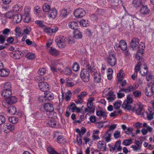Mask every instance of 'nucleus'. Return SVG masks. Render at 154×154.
<instances>
[{"mask_svg":"<svg viewBox=\"0 0 154 154\" xmlns=\"http://www.w3.org/2000/svg\"><path fill=\"white\" fill-rule=\"evenodd\" d=\"M14 15V12L12 11H9L4 14L6 17L9 19L13 18Z\"/></svg>","mask_w":154,"mask_h":154,"instance_id":"nucleus-37","label":"nucleus"},{"mask_svg":"<svg viewBox=\"0 0 154 154\" xmlns=\"http://www.w3.org/2000/svg\"><path fill=\"white\" fill-rule=\"evenodd\" d=\"M132 143V140L131 139H126L124 140L122 143L123 144L126 146H128L130 145Z\"/></svg>","mask_w":154,"mask_h":154,"instance_id":"nucleus-49","label":"nucleus"},{"mask_svg":"<svg viewBox=\"0 0 154 154\" xmlns=\"http://www.w3.org/2000/svg\"><path fill=\"white\" fill-rule=\"evenodd\" d=\"M108 95L107 97V100L109 101H112L113 100L116 98L115 95L114 94L113 92L112 91H110L108 93Z\"/></svg>","mask_w":154,"mask_h":154,"instance_id":"nucleus-27","label":"nucleus"},{"mask_svg":"<svg viewBox=\"0 0 154 154\" xmlns=\"http://www.w3.org/2000/svg\"><path fill=\"white\" fill-rule=\"evenodd\" d=\"M15 128L14 125H11L10 124L6 123L4 125L3 129L5 130V131H6V129L8 130V132H10L13 131Z\"/></svg>","mask_w":154,"mask_h":154,"instance_id":"nucleus-15","label":"nucleus"},{"mask_svg":"<svg viewBox=\"0 0 154 154\" xmlns=\"http://www.w3.org/2000/svg\"><path fill=\"white\" fill-rule=\"evenodd\" d=\"M57 141L59 143H64L66 142V140H65L63 138V137L62 135L58 136Z\"/></svg>","mask_w":154,"mask_h":154,"instance_id":"nucleus-42","label":"nucleus"},{"mask_svg":"<svg viewBox=\"0 0 154 154\" xmlns=\"http://www.w3.org/2000/svg\"><path fill=\"white\" fill-rule=\"evenodd\" d=\"M144 109L143 105L141 104H138V107L136 110V113L137 115H143Z\"/></svg>","mask_w":154,"mask_h":154,"instance_id":"nucleus-19","label":"nucleus"},{"mask_svg":"<svg viewBox=\"0 0 154 154\" xmlns=\"http://www.w3.org/2000/svg\"><path fill=\"white\" fill-rule=\"evenodd\" d=\"M12 94V91L4 89L2 91V96L5 97L6 98L8 97Z\"/></svg>","mask_w":154,"mask_h":154,"instance_id":"nucleus-25","label":"nucleus"},{"mask_svg":"<svg viewBox=\"0 0 154 154\" xmlns=\"http://www.w3.org/2000/svg\"><path fill=\"white\" fill-rule=\"evenodd\" d=\"M13 11L16 13L18 12L21 10V8L18 5H14L13 6Z\"/></svg>","mask_w":154,"mask_h":154,"instance_id":"nucleus-56","label":"nucleus"},{"mask_svg":"<svg viewBox=\"0 0 154 154\" xmlns=\"http://www.w3.org/2000/svg\"><path fill=\"white\" fill-rule=\"evenodd\" d=\"M121 141L119 140L116 142L114 146L116 149L117 151H120L122 149V147L121 146Z\"/></svg>","mask_w":154,"mask_h":154,"instance_id":"nucleus-38","label":"nucleus"},{"mask_svg":"<svg viewBox=\"0 0 154 154\" xmlns=\"http://www.w3.org/2000/svg\"><path fill=\"white\" fill-rule=\"evenodd\" d=\"M31 29L30 27L29 26L26 27L23 31V34L24 35H29V34L30 32L31 31Z\"/></svg>","mask_w":154,"mask_h":154,"instance_id":"nucleus-44","label":"nucleus"},{"mask_svg":"<svg viewBox=\"0 0 154 154\" xmlns=\"http://www.w3.org/2000/svg\"><path fill=\"white\" fill-rule=\"evenodd\" d=\"M46 70L45 68H40L38 72V74L40 75H43L46 73Z\"/></svg>","mask_w":154,"mask_h":154,"instance_id":"nucleus-48","label":"nucleus"},{"mask_svg":"<svg viewBox=\"0 0 154 154\" xmlns=\"http://www.w3.org/2000/svg\"><path fill=\"white\" fill-rule=\"evenodd\" d=\"M133 94L134 96L136 98H139L142 95L141 92L138 90H137L133 92Z\"/></svg>","mask_w":154,"mask_h":154,"instance_id":"nucleus-52","label":"nucleus"},{"mask_svg":"<svg viewBox=\"0 0 154 154\" xmlns=\"http://www.w3.org/2000/svg\"><path fill=\"white\" fill-rule=\"evenodd\" d=\"M9 72L8 69H2L0 70V76L3 77L7 76L9 75Z\"/></svg>","mask_w":154,"mask_h":154,"instance_id":"nucleus-20","label":"nucleus"},{"mask_svg":"<svg viewBox=\"0 0 154 154\" xmlns=\"http://www.w3.org/2000/svg\"><path fill=\"white\" fill-rule=\"evenodd\" d=\"M80 23L83 26L86 27L88 26V22L87 20L82 19L80 20Z\"/></svg>","mask_w":154,"mask_h":154,"instance_id":"nucleus-51","label":"nucleus"},{"mask_svg":"<svg viewBox=\"0 0 154 154\" xmlns=\"http://www.w3.org/2000/svg\"><path fill=\"white\" fill-rule=\"evenodd\" d=\"M10 55L14 59H19L22 56V53L19 50L14 51L11 53Z\"/></svg>","mask_w":154,"mask_h":154,"instance_id":"nucleus-9","label":"nucleus"},{"mask_svg":"<svg viewBox=\"0 0 154 154\" xmlns=\"http://www.w3.org/2000/svg\"><path fill=\"white\" fill-rule=\"evenodd\" d=\"M113 136L116 139H117L120 137L121 136L120 131H116L113 134Z\"/></svg>","mask_w":154,"mask_h":154,"instance_id":"nucleus-61","label":"nucleus"},{"mask_svg":"<svg viewBox=\"0 0 154 154\" xmlns=\"http://www.w3.org/2000/svg\"><path fill=\"white\" fill-rule=\"evenodd\" d=\"M85 12L84 10L82 8H78L75 11L74 15L76 18H81L85 15Z\"/></svg>","mask_w":154,"mask_h":154,"instance_id":"nucleus-8","label":"nucleus"},{"mask_svg":"<svg viewBox=\"0 0 154 154\" xmlns=\"http://www.w3.org/2000/svg\"><path fill=\"white\" fill-rule=\"evenodd\" d=\"M145 48V44L143 42H140L139 46L138 53L142 55L143 54Z\"/></svg>","mask_w":154,"mask_h":154,"instance_id":"nucleus-31","label":"nucleus"},{"mask_svg":"<svg viewBox=\"0 0 154 154\" xmlns=\"http://www.w3.org/2000/svg\"><path fill=\"white\" fill-rule=\"evenodd\" d=\"M9 121L13 124L17 123L18 121V119L15 116L10 117L8 119Z\"/></svg>","mask_w":154,"mask_h":154,"instance_id":"nucleus-43","label":"nucleus"},{"mask_svg":"<svg viewBox=\"0 0 154 154\" xmlns=\"http://www.w3.org/2000/svg\"><path fill=\"white\" fill-rule=\"evenodd\" d=\"M45 94V98L46 100H52L54 98V95L52 93L50 92H44Z\"/></svg>","mask_w":154,"mask_h":154,"instance_id":"nucleus-30","label":"nucleus"},{"mask_svg":"<svg viewBox=\"0 0 154 154\" xmlns=\"http://www.w3.org/2000/svg\"><path fill=\"white\" fill-rule=\"evenodd\" d=\"M48 12V17L50 18L54 19L57 15V11L55 9L52 8Z\"/></svg>","mask_w":154,"mask_h":154,"instance_id":"nucleus-14","label":"nucleus"},{"mask_svg":"<svg viewBox=\"0 0 154 154\" xmlns=\"http://www.w3.org/2000/svg\"><path fill=\"white\" fill-rule=\"evenodd\" d=\"M109 56L106 58L107 63L111 66H114L116 63V54L111 51L109 52Z\"/></svg>","mask_w":154,"mask_h":154,"instance_id":"nucleus-1","label":"nucleus"},{"mask_svg":"<svg viewBox=\"0 0 154 154\" xmlns=\"http://www.w3.org/2000/svg\"><path fill=\"white\" fill-rule=\"evenodd\" d=\"M35 80L36 82L39 83L40 82H42L41 81H44L45 80V78L44 77L38 76L35 78Z\"/></svg>","mask_w":154,"mask_h":154,"instance_id":"nucleus-53","label":"nucleus"},{"mask_svg":"<svg viewBox=\"0 0 154 154\" xmlns=\"http://www.w3.org/2000/svg\"><path fill=\"white\" fill-rule=\"evenodd\" d=\"M97 148L98 149L102 151H106V144L105 142L99 141L97 144Z\"/></svg>","mask_w":154,"mask_h":154,"instance_id":"nucleus-16","label":"nucleus"},{"mask_svg":"<svg viewBox=\"0 0 154 154\" xmlns=\"http://www.w3.org/2000/svg\"><path fill=\"white\" fill-rule=\"evenodd\" d=\"M26 57L29 60H32L35 57V55L34 54L29 53L26 55Z\"/></svg>","mask_w":154,"mask_h":154,"instance_id":"nucleus-50","label":"nucleus"},{"mask_svg":"<svg viewBox=\"0 0 154 154\" xmlns=\"http://www.w3.org/2000/svg\"><path fill=\"white\" fill-rule=\"evenodd\" d=\"M13 18V21L14 23H18L21 21L22 17L20 14H16L14 15Z\"/></svg>","mask_w":154,"mask_h":154,"instance_id":"nucleus-24","label":"nucleus"},{"mask_svg":"<svg viewBox=\"0 0 154 154\" xmlns=\"http://www.w3.org/2000/svg\"><path fill=\"white\" fill-rule=\"evenodd\" d=\"M141 4V0H133L132 2V5L136 8L139 7Z\"/></svg>","mask_w":154,"mask_h":154,"instance_id":"nucleus-33","label":"nucleus"},{"mask_svg":"<svg viewBox=\"0 0 154 154\" xmlns=\"http://www.w3.org/2000/svg\"><path fill=\"white\" fill-rule=\"evenodd\" d=\"M96 114L97 116L100 117V119H103L104 120L106 119L107 116V114L106 112L101 110L97 111L96 112Z\"/></svg>","mask_w":154,"mask_h":154,"instance_id":"nucleus-12","label":"nucleus"},{"mask_svg":"<svg viewBox=\"0 0 154 154\" xmlns=\"http://www.w3.org/2000/svg\"><path fill=\"white\" fill-rule=\"evenodd\" d=\"M52 66H51V69L54 72H56L57 71V67H56V64L55 61H52L51 62Z\"/></svg>","mask_w":154,"mask_h":154,"instance_id":"nucleus-39","label":"nucleus"},{"mask_svg":"<svg viewBox=\"0 0 154 154\" xmlns=\"http://www.w3.org/2000/svg\"><path fill=\"white\" fill-rule=\"evenodd\" d=\"M46 114L48 117L53 119H56L57 117L56 113L54 112V111L46 112Z\"/></svg>","mask_w":154,"mask_h":154,"instance_id":"nucleus-29","label":"nucleus"},{"mask_svg":"<svg viewBox=\"0 0 154 154\" xmlns=\"http://www.w3.org/2000/svg\"><path fill=\"white\" fill-rule=\"evenodd\" d=\"M43 10L45 12H48L51 10L50 6L48 3H45L43 6Z\"/></svg>","mask_w":154,"mask_h":154,"instance_id":"nucleus-41","label":"nucleus"},{"mask_svg":"<svg viewBox=\"0 0 154 154\" xmlns=\"http://www.w3.org/2000/svg\"><path fill=\"white\" fill-rule=\"evenodd\" d=\"M149 113H147V118L148 120H151L153 118V115L154 112H152V109L149 110Z\"/></svg>","mask_w":154,"mask_h":154,"instance_id":"nucleus-47","label":"nucleus"},{"mask_svg":"<svg viewBox=\"0 0 154 154\" xmlns=\"http://www.w3.org/2000/svg\"><path fill=\"white\" fill-rule=\"evenodd\" d=\"M132 103V98L129 96H128L126 100L124 101L123 104L122 105V106L124 109L129 110L131 108V104Z\"/></svg>","mask_w":154,"mask_h":154,"instance_id":"nucleus-4","label":"nucleus"},{"mask_svg":"<svg viewBox=\"0 0 154 154\" xmlns=\"http://www.w3.org/2000/svg\"><path fill=\"white\" fill-rule=\"evenodd\" d=\"M133 131V128L131 127L127 128L125 130V132L127 134H130L132 133Z\"/></svg>","mask_w":154,"mask_h":154,"instance_id":"nucleus-63","label":"nucleus"},{"mask_svg":"<svg viewBox=\"0 0 154 154\" xmlns=\"http://www.w3.org/2000/svg\"><path fill=\"white\" fill-rule=\"evenodd\" d=\"M47 123L49 127L52 128H58L60 127L59 123L54 119H50L47 122Z\"/></svg>","mask_w":154,"mask_h":154,"instance_id":"nucleus-7","label":"nucleus"},{"mask_svg":"<svg viewBox=\"0 0 154 154\" xmlns=\"http://www.w3.org/2000/svg\"><path fill=\"white\" fill-rule=\"evenodd\" d=\"M116 125L114 124L112 125L109 126V129L107 131L108 132L112 133L114 130L116 128Z\"/></svg>","mask_w":154,"mask_h":154,"instance_id":"nucleus-58","label":"nucleus"},{"mask_svg":"<svg viewBox=\"0 0 154 154\" xmlns=\"http://www.w3.org/2000/svg\"><path fill=\"white\" fill-rule=\"evenodd\" d=\"M112 134V133H109L107 131L103 137L102 138L107 142H108L110 140V137Z\"/></svg>","mask_w":154,"mask_h":154,"instance_id":"nucleus-28","label":"nucleus"},{"mask_svg":"<svg viewBox=\"0 0 154 154\" xmlns=\"http://www.w3.org/2000/svg\"><path fill=\"white\" fill-rule=\"evenodd\" d=\"M114 48L116 50H118L119 48H120L123 51H125L127 49V44L125 41L123 40H121L119 42V44L115 43Z\"/></svg>","mask_w":154,"mask_h":154,"instance_id":"nucleus-5","label":"nucleus"},{"mask_svg":"<svg viewBox=\"0 0 154 154\" xmlns=\"http://www.w3.org/2000/svg\"><path fill=\"white\" fill-rule=\"evenodd\" d=\"M72 93L70 91H68L65 94V100L66 102L70 100L72 97Z\"/></svg>","mask_w":154,"mask_h":154,"instance_id":"nucleus-40","label":"nucleus"},{"mask_svg":"<svg viewBox=\"0 0 154 154\" xmlns=\"http://www.w3.org/2000/svg\"><path fill=\"white\" fill-rule=\"evenodd\" d=\"M7 108L8 112L11 115H15L17 112L16 108L14 106H9V107Z\"/></svg>","mask_w":154,"mask_h":154,"instance_id":"nucleus-26","label":"nucleus"},{"mask_svg":"<svg viewBox=\"0 0 154 154\" xmlns=\"http://www.w3.org/2000/svg\"><path fill=\"white\" fill-rule=\"evenodd\" d=\"M47 150L50 154H60L50 147L48 148Z\"/></svg>","mask_w":154,"mask_h":154,"instance_id":"nucleus-59","label":"nucleus"},{"mask_svg":"<svg viewBox=\"0 0 154 154\" xmlns=\"http://www.w3.org/2000/svg\"><path fill=\"white\" fill-rule=\"evenodd\" d=\"M55 41L59 45H60L62 47L64 46V45L63 44L66 41V38L64 36L60 35L56 37Z\"/></svg>","mask_w":154,"mask_h":154,"instance_id":"nucleus-10","label":"nucleus"},{"mask_svg":"<svg viewBox=\"0 0 154 154\" xmlns=\"http://www.w3.org/2000/svg\"><path fill=\"white\" fill-rule=\"evenodd\" d=\"M56 66L57 67V69L61 73H63V71L62 70V69L63 68V66L62 64H57L56 65Z\"/></svg>","mask_w":154,"mask_h":154,"instance_id":"nucleus-60","label":"nucleus"},{"mask_svg":"<svg viewBox=\"0 0 154 154\" xmlns=\"http://www.w3.org/2000/svg\"><path fill=\"white\" fill-rule=\"evenodd\" d=\"M139 40L137 38H134L131 40L130 46L133 49L135 48L138 45Z\"/></svg>","mask_w":154,"mask_h":154,"instance_id":"nucleus-13","label":"nucleus"},{"mask_svg":"<svg viewBox=\"0 0 154 154\" xmlns=\"http://www.w3.org/2000/svg\"><path fill=\"white\" fill-rule=\"evenodd\" d=\"M5 117L2 115H0V125L5 124Z\"/></svg>","mask_w":154,"mask_h":154,"instance_id":"nucleus-64","label":"nucleus"},{"mask_svg":"<svg viewBox=\"0 0 154 154\" xmlns=\"http://www.w3.org/2000/svg\"><path fill=\"white\" fill-rule=\"evenodd\" d=\"M122 103V102L120 100L117 101L114 104V108L116 109H119Z\"/></svg>","mask_w":154,"mask_h":154,"instance_id":"nucleus-54","label":"nucleus"},{"mask_svg":"<svg viewBox=\"0 0 154 154\" xmlns=\"http://www.w3.org/2000/svg\"><path fill=\"white\" fill-rule=\"evenodd\" d=\"M63 73L66 75H70L72 74V71L69 67H66L65 68L64 71H63Z\"/></svg>","mask_w":154,"mask_h":154,"instance_id":"nucleus-45","label":"nucleus"},{"mask_svg":"<svg viewBox=\"0 0 154 154\" xmlns=\"http://www.w3.org/2000/svg\"><path fill=\"white\" fill-rule=\"evenodd\" d=\"M72 69L74 71L76 72L79 69V65L76 63H74L72 66Z\"/></svg>","mask_w":154,"mask_h":154,"instance_id":"nucleus-57","label":"nucleus"},{"mask_svg":"<svg viewBox=\"0 0 154 154\" xmlns=\"http://www.w3.org/2000/svg\"><path fill=\"white\" fill-rule=\"evenodd\" d=\"M44 108L46 111V112L54 111V108L52 105L49 103H46L44 104Z\"/></svg>","mask_w":154,"mask_h":154,"instance_id":"nucleus-23","label":"nucleus"},{"mask_svg":"<svg viewBox=\"0 0 154 154\" xmlns=\"http://www.w3.org/2000/svg\"><path fill=\"white\" fill-rule=\"evenodd\" d=\"M136 57L137 59L139 60V61L138 62L135 68V72L136 74H137V73L140 69V65L142 64L141 63L144 61V59L143 58L140 57L138 54L136 55Z\"/></svg>","mask_w":154,"mask_h":154,"instance_id":"nucleus-11","label":"nucleus"},{"mask_svg":"<svg viewBox=\"0 0 154 154\" xmlns=\"http://www.w3.org/2000/svg\"><path fill=\"white\" fill-rule=\"evenodd\" d=\"M17 99L14 96L10 97L7 98V99L4 100L2 102L3 106L5 108H8L12 104L16 102Z\"/></svg>","mask_w":154,"mask_h":154,"instance_id":"nucleus-2","label":"nucleus"},{"mask_svg":"<svg viewBox=\"0 0 154 154\" xmlns=\"http://www.w3.org/2000/svg\"><path fill=\"white\" fill-rule=\"evenodd\" d=\"M49 51L50 54L54 56H58L60 54L59 52L54 48L51 47Z\"/></svg>","mask_w":154,"mask_h":154,"instance_id":"nucleus-21","label":"nucleus"},{"mask_svg":"<svg viewBox=\"0 0 154 154\" xmlns=\"http://www.w3.org/2000/svg\"><path fill=\"white\" fill-rule=\"evenodd\" d=\"M4 89H6L8 91L10 90L12 91L11 86V83L9 82L6 83L4 85Z\"/></svg>","mask_w":154,"mask_h":154,"instance_id":"nucleus-46","label":"nucleus"},{"mask_svg":"<svg viewBox=\"0 0 154 154\" xmlns=\"http://www.w3.org/2000/svg\"><path fill=\"white\" fill-rule=\"evenodd\" d=\"M73 36L76 38H81L82 35L81 33L77 29L75 30L73 32Z\"/></svg>","mask_w":154,"mask_h":154,"instance_id":"nucleus-34","label":"nucleus"},{"mask_svg":"<svg viewBox=\"0 0 154 154\" xmlns=\"http://www.w3.org/2000/svg\"><path fill=\"white\" fill-rule=\"evenodd\" d=\"M88 94L86 91H83L81 93L80 95L77 96V98H79L83 100V98Z\"/></svg>","mask_w":154,"mask_h":154,"instance_id":"nucleus-55","label":"nucleus"},{"mask_svg":"<svg viewBox=\"0 0 154 154\" xmlns=\"http://www.w3.org/2000/svg\"><path fill=\"white\" fill-rule=\"evenodd\" d=\"M94 82L97 83H99L101 81L100 76L99 74L94 77Z\"/></svg>","mask_w":154,"mask_h":154,"instance_id":"nucleus-62","label":"nucleus"},{"mask_svg":"<svg viewBox=\"0 0 154 154\" xmlns=\"http://www.w3.org/2000/svg\"><path fill=\"white\" fill-rule=\"evenodd\" d=\"M80 76L81 79L85 82H88L90 80L89 72L86 69H84L81 70Z\"/></svg>","mask_w":154,"mask_h":154,"instance_id":"nucleus-3","label":"nucleus"},{"mask_svg":"<svg viewBox=\"0 0 154 154\" xmlns=\"http://www.w3.org/2000/svg\"><path fill=\"white\" fill-rule=\"evenodd\" d=\"M125 76V74L123 73V70L122 69L120 70L117 76L118 82H121L123 79V77Z\"/></svg>","mask_w":154,"mask_h":154,"instance_id":"nucleus-32","label":"nucleus"},{"mask_svg":"<svg viewBox=\"0 0 154 154\" xmlns=\"http://www.w3.org/2000/svg\"><path fill=\"white\" fill-rule=\"evenodd\" d=\"M148 72V69L146 67V66L144 65V67H142L141 69L140 72L141 75L143 76H145L146 75Z\"/></svg>","mask_w":154,"mask_h":154,"instance_id":"nucleus-36","label":"nucleus"},{"mask_svg":"<svg viewBox=\"0 0 154 154\" xmlns=\"http://www.w3.org/2000/svg\"><path fill=\"white\" fill-rule=\"evenodd\" d=\"M38 86L39 89L44 92H48V90H49V85L46 82H40L38 83Z\"/></svg>","mask_w":154,"mask_h":154,"instance_id":"nucleus-6","label":"nucleus"},{"mask_svg":"<svg viewBox=\"0 0 154 154\" xmlns=\"http://www.w3.org/2000/svg\"><path fill=\"white\" fill-rule=\"evenodd\" d=\"M69 26L71 29L75 30L77 29L79 26L77 23L75 21L70 22L69 24Z\"/></svg>","mask_w":154,"mask_h":154,"instance_id":"nucleus-22","label":"nucleus"},{"mask_svg":"<svg viewBox=\"0 0 154 154\" xmlns=\"http://www.w3.org/2000/svg\"><path fill=\"white\" fill-rule=\"evenodd\" d=\"M149 10L146 5H142L140 10V11L142 14L145 15L149 13Z\"/></svg>","mask_w":154,"mask_h":154,"instance_id":"nucleus-17","label":"nucleus"},{"mask_svg":"<svg viewBox=\"0 0 154 154\" xmlns=\"http://www.w3.org/2000/svg\"><path fill=\"white\" fill-rule=\"evenodd\" d=\"M145 94L147 96L150 97L154 93V92L150 88V85L148 86L145 89Z\"/></svg>","mask_w":154,"mask_h":154,"instance_id":"nucleus-18","label":"nucleus"},{"mask_svg":"<svg viewBox=\"0 0 154 154\" xmlns=\"http://www.w3.org/2000/svg\"><path fill=\"white\" fill-rule=\"evenodd\" d=\"M111 5L112 6H118L121 2V0H109Z\"/></svg>","mask_w":154,"mask_h":154,"instance_id":"nucleus-35","label":"nucleus"}]
</instances>
